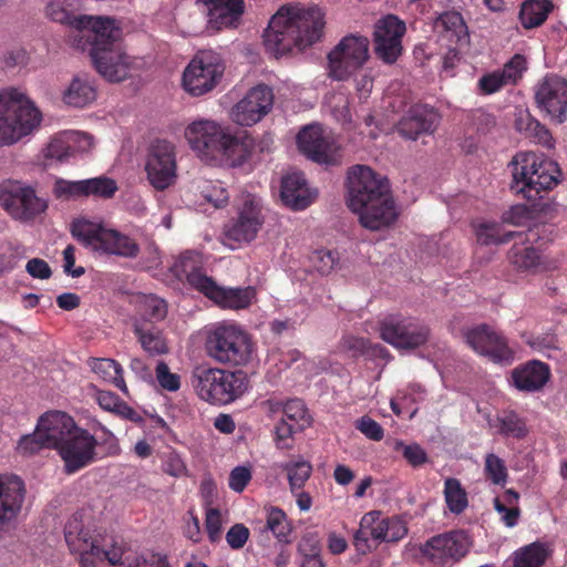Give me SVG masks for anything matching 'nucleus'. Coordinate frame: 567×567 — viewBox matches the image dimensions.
<instances>
[{
	"label": "nucleus",
	"mask_w": 567,
	"mask_h": 567,
	"mask_svg": "<svg viewBox=\"0 0 567 567\" xmlns=\"http://www.w3.org/2000/svg\"><path fill=\"white\" fill-rule=\"evenodd\" d=\"M75 22L79 33L73 38V47L87 51L96 71L109 81L125 80L130 56L121 48V21L109 16L81 14Z\"/></svg>",
	"instance_id": "f257e3e1"
},
{
	"label": "nucleus",
	"mask_w": 567,
	"mask_h": 567,
	"mask_svg": "<svg viewBox=\"0 0 567 567\" xmlns=\"http://www.w3.org/2000/svg\"><path fill=\"white\" fill-rule=\"evenodd\" d=\"M348 206L370 230L388 227L398 218L388 179L363 165L348 172Z\"/></svg>",
	"instance_id": "f03ea898"
},
{
	"label": "nucleus",
	"mask_w": 567,
	"mask_h": 567,
	"mask_svg": "<svg viewBox=\"0 0 567 567\" xmlns=\"http://www.w3.org/2000/svg\"><path fill=\"white\" fill-rule=\"evenodd\" d=\"M324 14L318 7H281L264 32L266 50L275 58L303 50L322 35Z\"/></svg>",
	"instance_id": "7ed1b4c3"
},
{
	"label": "nucleus",
	"mask_w": 567,
	"mask_h": 567,
	"mask_svg": "<svg viewBox=\"0 0 567 567\" xmlns=\"http://www.w3.org/2000/svg\"><path fill=\"white\" fill-rule=\"evenodd\" d=\"M64 538L71 553L79 555L81 567H171L162 554L135 555L123 557L120 547L104 549L99 536H94L79 514H74L65 524Z\"/></svg>",
	"instance_id": "20e7f679"
},
{
	"label": "nucleus",
	"mask_w": 567,
	"mask_h": 567,
	"mask_svg": "<svg viewBox=\"0 0 567 567\" xmlns=\"http://www.w3.org/2000/svg\"><path fill=\"white\" fill-rule=\"evenodd\" d=\"M512 174L511 190L527 200L554 189L561 182L558 164L544 154L519 152L508 164Z\"/></svg>",
	"instance_id": "39448f33"
},
{
	"label": "nucleus",
	"mask_w": 567,
	"mask_h": 567,
	"mask_svg": "<svg viewBox=\"0 0 567 567\" xmlns=\"http://www.w3.org/2000/svg\"><path fill=\"white\" fill-rule=\"evenodd\" d=\"M190 384L198 398L213 405H227L241 398L249 386L243 370H225L197 365L190 374Z\"/></svg>",
	"instance_id": "423d86ee"
},
{
	"label": "nucleus",
	"mask_w": 567,
	"mask_h": 567,
	"mask_svg": "<svg viewBox=\"0 0 567 567\" xmlns=\"http://www.w3.org/2000/svg\"><path fill=\"white\" fill-rule=\"evenodd\" d=\"M42 114L18 89L0 92V144L10 145L37 130Z\"/></svg>",
	"instance_id": "0eeeda50"
},
{
	"label": "nucleus",
	"mask_w": 567,
	"mask_h": 567,
	"mask_svg": "<svg viewBox=\"0 0 567 567\" xmlns=\"http://www.w3.org/2000/svg\"><path fill=\"white\" fill-rule=\"evenodd\" d=\"M205 349L214 361L229 365H246L252 359L255 344L237 324L217 323L206 332Z\"/></svg>",
	"instance_id": "6e6552de"
},
{
	"label": "nucleus",
	"mask_w": 567,
	"mask_h": 567,
	"mask_svg": "<svg viewBox=\"0 0 567 567\" xmlns=\"http://www.w3.org/2000/svg\"><path fill=\"white\" fill-rule=\"evenodd\" d=\"M71 234L84 247L102 255L134 259L141 251L137 241L128 235L85 219L74 220Z\"/></svg>",
	"instance_id": "1a4fd4ad"
},
{
	"label": "nucleus",
	"mask_w": 567,
	"mask_h": 567,
	"mask_svg": "<svg viewBox=\"0 0 567 567\" xmlns=\"http://www.w3.org/2000/svg\"><path fill=\"white\" fill-rule=\"evenodd\" d=\"M0 206L14 220L30 223L44 214L48 200L21 181L6 179L0 183Z\"/></svg>",
	"instance_id": "9d476101"
},
{
	"label": "nucleus",
	"mask_w": 567,
	"mask_h": 567,
	"mask_svg": "<svg viewBox=\"0 0 567 567\" xmlns=\"http://www.w3.org/2000/svg\"><path fill=\"white\" fill-rule=\"evenodd\" d=\"M224 70L218 53L210 50L199 51L183 73V87L194 96L204 95L217 85Z\"/></svg>",
	"instance_id": "9b49d317"
},
{
	"label": "nucleus",
	"mask_w": 567,
	"mask_h": 567,
	"mask_svg": "<svg viewBox=\"0 0 567 567\" xmlns=\"http://www.w3.org/2000/svg\"><path fill=\"white\" fill-rule=\"evenodd\" d=\"M380 337L396 349H415L427 342L430 329L417 319L390 315L380 322Z\"/></svg>",
	"instance_id": "f8f14e48"
},
{
	"label": "nucleus",
	"mask_w": 567,
	"mask_h": 567,
	"mask_svg": "<svg viewBox=\"0 0 567 567\" xmlns=\"http://www.w3.org/2000/svg\"><path fill=\"white\" fill-rule=\"evenodd\" d=\"M369 41L364 37L348 35L328 54L329 73L334 80H344L368 60Z\"/></svg>",
	"instance_id": "ddd939ff"
},
{
	"label": "nucleus",
	"mask_w": 567,
	"mask_h": 567,
	"mask_svg": "<svg viewBox=\"0 0 567 567\" xmlns=\"http://www.w3.org/2000/svg\"><path fill=\"white\" fill-rule=\"evenodd\" d=\"M97 445V439L86 429L75 430L56 450L63 462L64 473L72 475L93 464L99 458Z\"/></svg>",
	"instance_id": "4468645a"
},
{
	"label": "nucleus",
	"mask_w": 567,
	"mask_h": 567,
	"mask_svg": "<svg viewBox=\"0 0 567 567\" xmlns=\"http://www.w3.org/2000/svg\"><path fill=\"white\" fill-rule=\"evenodd\" d=\"M464 338L466 343L480 355L486 357L497 364H511L515 352L509 347L507 338L488 324H478L468 329Z\"/></svg>",
	"instance_id": "2eb2a0df"
},
{
	"label": "nucleus",
	"mask_w": 567,
	"mask_h": 567,
	"mask_svg": "<svg viewBox=\"0 0 567 567\" xmlns=\"http://www.w3.org/2000/svg\"><path fill=\"white\" fill-rule=\"evenodd\" d=\"M145 171L151 185L164 190L176 179L174 145L165 140L155 141L150 148Z\"/></svg>",
	"instance_id": "dca6fc26"
},
{
	"label": "nucleus",
	"mask_w": 567,
	"mask_h": 567,
	"mask_svg": "<svg viewBox=\"0 0 567 567\" xmlns=\"http://www.w3.org/2000/svg\"><path fill=\"white\" fill-rule=\"evenodd\" d=\"M470 549V540L463 530H451L435 535L421 547V554L434 565L458 561Z\"/></svg>",
	"instance_id": "f3484780"
},
{
	"label": "nucleus",
	"mask_w": 567,
	"mask_h": 567,
	"mask_svg": "<svg viewBox=\"0 0 567 567\" xmlns=\"http://www.w3.org/2000/svg\"><path fill=\"white\" fill-rule=\"evenodd\" d=\"M227 132L218 123L209 120H198L189 124L186 128L185 136L198 156L212 163L216 155L220 154V145Z\"/></svg>",
	"instance_id": "a211bd4d"
},
{
	"label": "nucleus",
	"mask_w": 567,
	"mask_h": 567,
	"mask_svg": "<svg viewBox=\"0 0 567 567\" xmlns=\"http://www.w3.org/2000/svg\"><path fill=\"white\" fill-rule=\"evenodd\" d=\"M264 224L260 202L252 195L244 197L237 217L233 218L225 228V236L228 240L250 243L257 237Z\"/></svg>",
	"instance_id": "6ab92c4d"
},
{
	"label": "nucleus",
	"mask_w": 567,
	"mask_h": 567,
	"mask_svg": "<svg viewBox=\"0 0 567 567\" xmlns=\"http://www.w3.org/2000/svg\"><path fill=\"white\" fill-rule=\"evenodd\" d=\"M405 31V23L393 14L380 19L373 32L378 58L385 63H394L402 53V38Z\"/></svg>",
	"instance_id": "aec40b11"
},
{
	"label": "nucleus",
	"mask_w": 567,
	"mask_h": 567,
	"mask_svg": "<svg viewBox=\"0 0 567 567\" xmlns=\"http://www.w3.org/2000/svg\"><path fill=\"white\" fill-rule=\"evenodd\" d=\"M272 104V90L266 84H259L251 87L234 106L231 117L241 126H251L270 112Z\"/></svg>",
	"instance_id": "412c9836"
},
{
	"label": "nucleus",
	"mask_w": 567,
	"mask_h": 567,
	"mask_svg": "<svg viewBox=\"0 0 567 567\" xmlns=\"http://www.w3.org/2000/svg\"><path fill=\"white\" fill-rule=\"evenodd\" d=\"M535 101L540 110L557 120L558 123L565 122L567 81L558 75H546L536 86Z\"/></svg>",
	"instance_id": "4be33fe9"
},
{
	"label": "nucleus",
	"mask_w": 567,
	"mask_h": 567,
	"mask_svg": "<svg viewBox=\"0 0 567 567\" xmlns=\"http://www.w3.org/2000/svg\"><path fill=\"white\" fill-rule=\"evenodd\" d=\"M440 123L439 113L426 104L412 105L396 124L398 133L411 141L423 135H431Z\"/></svg>",
	"instance_id": "5701e85b"
},
{
	"label": "nucleus",
	"mask_w": 567,
	"mask_h": 567,
	"mask_svg": "<svg viewBox=\"0 0 567 567\" xmlns=\"http://www.w3.org/2000/svg\"><path fill=\"white\" fill-rule=\"evenodd\" d=\"M300 151L313 162L330 164L333 162L334 143L319 125L303 127L297 135Z\"/></svg>",
	"instance_id": "b1692460"
},
{
	"label": "nucleus",
	"mask_w": 567,
	"mask_h": 567,
	"mask_svg": "<svg viewBox=\"0 0 567 567\" xmlns=\"http://www.w3.org/2000/svg\"><path fill=\"white\" fill-rule=\"evenodd\" d=\"M24 493V483L20 477L0 474V533L17 518Z\"/></svg>",
	"instance_id": "393cba45"
},
{
	"label": "nucleus",
	"mask_w": 567,
	"mask_h": 567,
	"mask_svg": "<svg viewBox=\"0 0 567 567\" xmlns=\"http://www.w3.org/2000/svg\"><path fill=\"white\" fill-rule=\"evenodd\" d=\"M173 275L179 279H185L187 284L200 293L206 292L207 281H213L203 269V257L195 250L182 252L171 266Z\"/></svg>",
	"instance_id": "a878e982"
},
{
	"label": "nucleus",
	"mask_w": 567,
	"mask_h": 567,
	"mask_svg": "<svg viewBox=\"0 0 567 567\" xmlns=\"http://www.w3.org/2000/svg\"><path fill=\"white\" fill-rule=\"evenodd\" d=\"M549 379L550 369L547 363L529 360L512 370L509 383L520 392L533 393L543 390Z\"/></svg>",
	"instance_id": "bb28decb"
},
{
	"label": "nucleus",
	"mask_w": 567,
	"mask_h": 567,
	"mask_svg": "<svg viewBox=\"0 0 567 567\" xmlns=\"http://www.w3.org/2000/svg\"><path fill=\"white\" fill-rule=\"evenodd\" d=\"M38 424L49 449L58 450L80 426L72 416L62 411H49L40 416Z\"/></svg>",
	"instance_id": "cd10ccee"
},
{
	"label": "nucleus",
	"mask_w": 567,
	"mask_h": 567,
	"mask_svg": "<svg viewBox=\"0 0 567 567\" xmlns=\"http://www.w3.org/2000/svg\"><path fill=\"white\" fill-rule=\"evenodd\" d=\"M317 193L307 186L302 173H291L282 177L280 197L293 210H303L312 204Z\"/></svg>",
	"instance_id": "c85d7f7f"
},
{
	"label": "nucleus",
	"mask_w": 567,
	"mask_h": 567,
	"mask_svg": "<svg viewBox=\"0 0 567 567\" xmlns=\"http://www.w3.org/2000/svg\"><path fill=\"white\" fill-rule=\"evenodd\" d=\"M207 282L208 288L203 295L221 308L235 310L248 308L256 296L255 288L250 286L244 288H224L217 285L214 279Z\"/></svg>",
	"instance_id": "c756f323"
},
{
	"label": "nucleus",
	"mask_w": 567,
	"mask_h": 567,
	"mask_svg": "<svg viewBox=\"0 0 567 567\" xmlns=\"http://www.w3.org/2000/svg\"><path fill=\"white\" fill-rule=\"evenodd\" d=\"M208 11L209 23L216 29L233 25L244 13V0H198Z\"/></svg>",
	"instance_id": "7c9ffc66"
},
{
	"label": "nucleus",
	"mask_w": 567,
	"mask_h": 567,
	"mask_svg": "<svg viewBox=\"0 0 567 567\" xmlns=\"http://www.w3.org/2000/svg\"><path fill=\"white\" fill-rule=\"evenodd\" d=\"M511 264L518 271L538 272L549 269L548 261L542 252L533 247L515 244L508 254Z\"/></svg>",
	"instance_id": "2f4dec72"
},
{
	"label": "nucleus",
	"mask_w": 567,
	"mask_h": 567,
	"mask_svg": "<svg viewBox=\"0 0 567 567\" xmlns=\"http://www.w3.org/2000/svg\"><path fill=\"white\" fill-rule=\"evenodd\" d=\"M96 99V87L87 75H75L63 92V102L73 107H85Z\"/></svg>",
	"instance_id": "473e14b6"
},
{
	"label": "nucleus",
	"mask_w": 567,
	"mask_h": 567,
	"mask_svg": "<svg viewBox=\"0 0 567 567\" xmlns=\"http://www.w3.org/2000/svg\"><path fill=\"white\" fill-rule=\"evenodd\" d=\"M250 156L247 143L227 132L221 145L220 154L216 155L213 164L237 167L243 165Z\"/></svg>",
	"instance_id": "72a5a7b5"
},
{
	"label": "nucleus",
	"mask_w": 567,
	"mask_h": 567,
	"mask_svg": "<svg viewBox=\"0 0 567 567\" xmlns=\"http://www.w3.org/2000/svg\"><path fill=\"white\" fill-rule=\"evenodd\" d=\"M167 316V305L155 295H143L137 301V312L133 323L143 322L145 327L156 326Z\"/></svg>",
	"instance_id": "f704fd0d"
},
{
	"label": "nucleus",
	"mask_w": 567,
	"mask_h": 567,
	"mask_svg": "<svg viewBox=\"0 0 567 567\" xmlns=\"http://www.w3.org/2000/svg\"><path fill=\"white\" fill-rule=\"evenodd\" d=\"M515 127L536 144L546 148H553L555 145L550 131L529 113L520 114L515 121Z\"/></svg>",
	"instance_id": "c9c22d12"
},
{
	"label": "nucleus",
	"mask_w": 567,
	"mask_h": 567,
	"mask_svg": "<svg viewBox=\"0 0 567 567\" xmlns=\"http://www.w3.org/2000/svg\"><path fill=\"white\" fill-rule=\"evenodd\" d=\"M262 532H270L281 545L291 543V522L279 507L270 506L266 508V524Z\"/></svg>",
	"instance_id": "e433bc0d"
},
{
	"label": "nucleus",
	"mask_w": 567,
	"mask_h": 567,
	"mask_svg": "<svg viewBox=\"0 0 567 567\" xmlns=\"http://www.w3.org/2000/svg\"><path fill=\"white\" fill-rule=\"evenodd\" d=\"M133 330L142 348L151 355L164 354L168 351L165 338L157 326L145 327V323H133Z\"/></svg>",
	"instance_id": "4c0bfd02"
},
{
	"label": "nucleus",
	"mask_w": 567,
	"mask_h": 567,
	"mask_svg": "<svg viewBox=\"0 0 567 567\" xmlns=\"http://www.w3.org/2000/svg\"><path fill=\"white\" fill-rule=\"evenodd\" d=\"M553 10L549 0H527L519 10V20L525 29H533L543 24Z\"/></svg>",
	"instance_id": "58836bf2"
},
{
	"label": "nucleus",
	"mask_w": 567,
	"mask_h": 567,
	"mask_svg": "<svg viewBox=\"0 0 567 567\" xmlns=\"http://www.w3.org/2000/svg\"><path fill=\"white\" fill-rule=\"evenodd\" d=\"M90 367L92 371L103 380L112 383L124 394H127V386L123 378V369L117 361L109 358L92 359Z\"/></svg>",
	"instance_id": "ea45409f"
},
{
	"label": "nucleus",
	"mask_w": 567,
	"mask_h": 567,
	"mask_svg": "<svg viewBox=\"0 0 567 567\" xmlns=\"http://www.w3.org/2000/svg\"><path fill=\"white\" fill-rule=\"evenodd\" d=\"M80 0H51L47 8L45 13L49 19L61 24L69 25L78 31L79 25L76 20L81 14H75Z\"/></svg>",
	"instance_id": "a19ab883"
},
{
	"label": "nucleus",
	"mask_w": 567,
	"mask_h": 567,
	"mask_svg": "<svg viewBox=\"0 0 567 567\" xmlns=\"http://www.w3.org/2000/svg\"><path fill=\"white\" fill-rule=\"evenodd\" d=\"M476 240L481 245H501L512 240L514 233L504 231L498 223L482 221L473 224Z\"/></svg>",
	"instance_id": "79ce46f5"
},
{
	"label": "nucleus",
	"mask_w": 567,
	"mask_h": 567,
	"mask_svg": "<svg viewBox=\"0 0 567 567\" xmlns=\"http://www.w3.org/2000/svg\"><path fill=\"white\" fill-rule=\"evenodd\" d=\"M498 433L505 437L523 440L528 434V427L524 417L513 410L504 411L497 416Z\"/></svg>",
	"instance_id": "37998d69"
},
{
	"label": "nucleus",
	"mask_w": 567,
	"mask_h": 567,
	"mask_svg": "<svg viewBox=\"0 0 567 567\" xmlns=\"http://www.w3.org/2000/svg\"><path fill=\"white\" fill-rule=\"evenodd\" d=\"M443 493L446 506L451 513L458 515L467 508V493L460 480L455 477L446 478Z\"/></svg>",
	"instance_id": "c03bdc74"
},
{
	"label": "nucleus",
	"mask_w": 567,
	"mask_h": 567,
	"mask_svg": "<svg viewBox=\"0 0 567 567\" xmlns=\"http://www.w3.org/2000/svg\"><path fill=\"white\" fill-rule=\"evenodd\" d=\"M548 555V549L544 544H529L514 553L513 567H542Z\"/></svg>",
	"instance_id": "a18cd8bd"
},
{
	"label": "nucleus",
	"mask_w": 567,
	"mask_h": 567,
	"mask_svg": "<svg viewBox=\"0 0 567 567\" xmlns=\"http://www.w3.org/2000/svg\"><path fill=\"white\" fill-rule=\"evenodd\" d=\"M437 24L449 34L451 41L456 43H466L468 41V31L461 13L447 11L440 16Z\"/></svg>",
	"instance_id": "49530a36"
},
{
	"label": "nucleus",
	"mask_w": 567,
	"mask_h": 567,
	"mask_svg": "<svg viewBox=\"0 0 567 567\" xmlns=\"http://www.w3.org/2000/svg\"><path fill=\"white\" fill-rule=\"evenodd\" d=\"M341 348L352 358H359L369 354L383 357V354L388 352L383 346H373L368 339L355 336L343 337L341 340Z\"/></svg>",
	"instance_id": "de8ad7c7"
},
{
	"label": "nucleus",
	"mask_w": 567,
	"mask_h": 567,
	"mask_svg": "<svg viewBox=\"0 0 567 567\" xmlns=\"http://www.w3.org/2000/svg\"><path fill=\"white\" fill-rule=\"evenodd\" d=\"M282 470L287 473L291 493H296L302 489L306 482L310 478L312 465L310 462L299 458L286 463Z\"/></svg>",
	"instance_id": "09e8293b"
},
{
	"label": "nucleus",
	"mask_w": 567,
	"mask_h": 567,
	"mask_svg": "<svg viewBox=\"0 0 567 567\" xmlns=\"http://www.w3.org/2000/svg\"><path fill=\"white\" fill-rule=\"evenodd\" d=\"M84 197L95 196L100 198H111L117 190L116 182L112 178L100 176L83 179Z\"/></svg>",
	"instance_id": "8fccbe9b"
},
{
	"label": "nucleus",
	"mask_w": 567,
	"mask_h": 567,
	"mask_svg": "<svg viewBox=\"0 0 567 567\" xmlns=\"http://www.w3.org/2000/svg\"><path fill=\"white\" fill-rule=\"evenodd\" d=\"M281 419H287L288 422L296 423V425H300L302 429H307L311 424L308 409L300 399H291L285 402Z\"/></svg>",
	"instance_id": "3c124183"
},
{
	"label": "nucleus",
	"mask_w": 567,
	"mask_h": 567,
	"mask_svg": "<svg viewBox=\"0 0 567 567\" xmlns=\"http://www.w3.org/2000/svg\"><path fill=\"white\" fill-rule=\"evenodd\" d=\"M484 474L494 485L504 486L508 472L505 462L494 453H488L484 461Z\"/></svg>",
	"instance_id": "603ef678"
},
{
	"label": "nucleus",
	"mask_w": 567,
	"mask_h": 567,
	"mask_svg": "<svg viewBox=\"0 0 567 567\" xmlns=\"http://www.w3.org/2000/svg\"><path fill=\"white\" fill-rule=\"evenodd\" d=\"M300 425L288 422L287 419H281L275 425V443L280 450H290L293 447V435L302 432Z\"/></svg>",
	"instance_id": "864d4df0"
},
{
	"label": "nucleus",
	"mask_w": 567,
	"mask_h": 567,
	"mask_svg": "<svg viewBox=\"0 0 567 567\" xmlns=\"http://www.w3.org/2000/svg\"><path fill=\"white\" fill-rule=\"evenodd\" d=\"M310 262L320 275H329L339 262V252L327 249L315 250L310 256Z\"/></svg>",
	"instance_id": "5fc2aeb1"
},
{
	"label": "nucleus",
	"mask_w": 567,
	"mask_h": 567,
	"mask_svg": "<svg viewBox=\"0 0 567 567\" xmlns=\"http://www.w3.org/2000/svg\"><path fill=\"white\" fill-rule=\"evenodd\" d=\"M72 154L73 148L70 145L68 133L52 137L44 151L45 158L59 162L68 159Z\"/></svg>",
	"instance_id": "6e6d98bb"
},
{
	"label": "nucleus",
	"mask_w": 567,
	"mask_h": 567,
	"mask_svg": "<svg viewBox=\"0 0 567 567\" xmlns=\"http://www.w3.org/2000/svg\"><path fill=\"white\" fill-rule=\"evenodd\" d=\"M42 449H49L48 442L44 440V434L40 430L39 424L33 433L23 435L18 443V452L23 455H32L40 452Z\"/></svg>",
	"instance_id": "4d7b16f0"
},
{
	"label": "nucleus",
	"mask_w": 567,
	"mask_h": 567,
	"mask_svg": "<svg viewBox=\"0 0 567 567\" xmlns=\"http://www.w3.org/2000/svg\"><path fill=\"white\" fill-rule=\"evenodd\" d=\"M53 194L59 199L84 197L83 181L71 182L59 178L54 183Z\"/></svg>",
	"instance_id": "13d9d810"
},
{
	"label": "nucleus",
	"mask_w": 567,
	"mask_h": 567,
	"mask_svg": "<svg viewBox=\"0 0 567 567\" xmlns=\"http://www.w3.org/2000/svg\"><path fill=\"white\" fill-rule=\"evenodd\" d=\"M382 514L379 511H371L364 514L361 518V527L367 529L371 536L372 543L380 544L384 540V534L382 529Z\"/></svg>",
	"instance_id": "bf43d9fd"
},
{
	"label": "nucleus",
	"mask_w": 567,
	"mask_h": 567,
	"mask_svg": "<svg viewBox=\"0 0 567 567\" xmlns=\"http://www.w3.org/2000/svg\"><path fill=\"white\" fill-rule=\"evenodd\" d=\"M509 84L499 70L482 75L477 82L481 94L491 95L501 91L505 85Z\"/></svg>",
	"instance_id": "052dcab7"
},
{
	"label": "nucleus",
	"mask_w": 567,
	"mask_h": 567,
	"mask_svg": "<svg viewBox=\"0 0 567 567\" xmlns=\"http://www.w3.org/2000/svg\"><path fill=\"white\" fill-rule=\"evenodd\" d=\"M382 529L384 534L383 542H398L402 539L406 533L408 528L402 519L396 516L393 517H382Z\"/></svg>",
	"instance_id": "680f3d73"
},
{
	"label": "nucleus",
	"mask_w": 567,
	"mask_h": 567,
	"mask_svg": "<svg viewBox=\"0 0 567 567\" xmlns=\"http://www.w3.org/2000/svg\"><path fill=\"white\" fill-rule=\"evenodd\" d=\"M395 451L401 452L406 462L417 467L427 462L426 452L417 444H404L403 442H396Z\"/></svg>",
	"instance_id": "e2e57ef3"
},
{
	"label": "nucleus",
	"mask_w": 567,
	"mask_h": 567,
	"mask_svg": "<svg viewBox=\"0 0 567 567\" xmlns=\"http://www.w3.org/2000/svg\"><path fill=\"white\" fill-rule=\"evenodd\" d=\"M221 526H223V517H221L220 511L215 507H207L206 508V517H205V529H206L208 539L212 543H217L220 540Z\"/></svg>",
	"instance_id": "0e129e2a"
},
{
	"label": "nucleus",
	"mask_w": 567,
	"mask_h": 567,
	"mask_svg": "<svg viewBox=\"0 0 567 567\" xmlns=\"http://www.w3.org/2000/svg\"><path fill=\"white\" fill-rule=\"evenodd\" d=\"M156 380L162 389L171 392H175L181 388L179 375L171 372L168 365L164 361H159L157 363Z\"/></svg>",
	"instance_id": "69168bd1"
},
{
	"label": "nucleus",
	"mask_w": 567,
	"mask_h": 567,
	"mask_svg": "<svg viewBox=\"0 0 567 567\" xmlns=\"http://www.w3.org/2000/svg\"><path fill=\"white\" fill-rule=\"evenodd\" d=\"M526 70V59L522 54H515L499 72L504 75L506 81L516 83L522 78L523 72Z\"/></svg>",
	"instance_id": "338daca9"
},
{
	"label": "nucleus",
	"mask_w": 567,
	"mask_h": 567,
	"mask_svg": "<svg viewBox=\"0 0 567 567\" xmlns=\"http://www.w3.org/2000/svg\"><path fill=\"white\" fill-rule=\"evenodd\" d=\"M202 194L208 203H212L217 208L225 206L229 199L228 192L221 183L206 185Z\"/></svg>",
	"instance_id": "774afa93"
}]
</instances>
